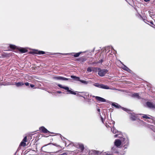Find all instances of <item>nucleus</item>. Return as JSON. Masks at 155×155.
Masks as SVG:
<instances>
[{
    "mask_svg": "<svg viewBox=\"0 0 155 155\" xmlns=\"http://www.w3.org/2000/svg\"><path fill=\"white\" fill-rule=\"evenodd\" d=\"M122 109L123 110H124V111H127V109L126 108L123 107Z\"/></svg>",
    "mask_w": 155,
    "mask_h": 155,
    "instance_id": "38",
    "label": "nucleus"
},
{
    "mask_svg": "<svg viewBox=\"0 0 155 155\" xmlns=\"http://www.w3.org/2000/svg\"><path fill=\"white\" fill-rule=\"evenodd\" d=\"M116 148V147H113L111 149L112 151L114 153H117V152L114 151V150Z\"/></svg>",
    "mask_w": 155,
    "mask_h": 155,
    "instance_id": "29",
    "label": "nucleus"
},
{
    "mask_svg": "<svg viewBox=\"0 0 155 155\" xmlns=\"http://www.w3.org/2000/svg\"><path fill=\"white\" fill-rule=\"evenodd\" d=\"M16 85L18 86H21L23 85H24V84L22 82H20L17 83L16 84Z\"/></svg>",
    "mask_w": 155,
    "mask_h": 155,
    "instance_id": "24",
    "label": "nucleus"
},
{
    "mask_svg": "<svg viewBox=\"0 0 155 155\" xmlns=\"http://www.w3.org/2000/svg\"><path fill=\"white\" fill-rule=\"evenodd\" d=\"M75 95H77L78 96L81 97H83V96L81 95L80 94H79L78 93H77V94H75Z\"/></svg>",
    "mask_w": 155,
    "mask_h": 155,
    "instance_id": "37",
    "label": "nucleus"
},
{
    "mask_svg": "<svg viewBox=\"0 0 155 155\" xmlns=\"http://www.w3.org/2000/svg\"><path fill=\"white\" fill-rule=\"evenodd\" d=\"M121 144V142L119 140H116L114 142V144L117 147L120 146Z\"/></svg>",
    "mask_w": 155,
    "mask_h": 155,
    "instance_id": "6",
    "label": "nucleus"
},
{
    "mask_svg": "<svg viewBox=\"0 0 155 155\" xmlns=\"http://www.w3.org/2000/svg\"><path fill=\"white\" fill-rule=\"evenodd\" d=\"M142 117L143 118H145L146 119H149L150 120H147V121H148L149 122H150V123H152L153 122L152 119L151 118L149 117H147V115L146 114L144 115Z\"/></svg>",
    "mask_w": 155,
    "mask_h": 155,
    "instance_id": "8",
    "label": "nucleus"
},
{
    "mask_svg": "<svg viewBox=\"0 0 155 155\" xmlns=\"http://www.w3.org/2000/svg\"><path fill=\"white\" fill-rule=\"evenodd\" d=\"M38 53L39 54H45V52L42 51H39L38 52Z\"/></svg>",
    "mask_w": 155,
    "mask_h": 155,
    "instance_id": "30",
    "label": "nucleus"
},
{
    "mask_svg": "<svg viewBox=\"0 0 155 155\" xmlns=\"http://www.w3.org/2000/svg\"><path fill=\"white\" fill-rule=\"evenodd\" d=\"M30 86L31 87H33L35 86V85L32 84H30Z\"/></svg>",
    "mask_w": 155,
    "mask_h": 155,
    "instance_id": "40",
    "label": "nucleus"
},
{
    "mask_svg": "<svg viewBox=\"0 0 155 155\" xmlns=\"http://www.w3.org/2000/svg\"><path fill=\"white\" fill-rule=\"evenodd\" d=\"M125 139L124 138L122 137L120 138V141H121V143L123 144L125 143Z\"/></svg>",
    "mask_w": 155,
    "mask_h": 155,
    "instance_id": "22",
    "label": "nucleus"
},
{
    "mask_svg": "<svg viewBox=\"0 0 155 155\" xmlns=\"http://www.w3.org/2000/svg\"><path fill=\"white\" fill-rule=\"evenodd\" d=\"M65 90H67V94H77V93H76L75 92H74L73 91H72L71 90H70L69 88L68 87L66 86V87L65 88Z\"/></svg>",
    "mask_w": 155,
    "mask_h": 155,
    "instance_id": "5",
    "label": "nucleus"
},
{
    "mask_svg": "<svg viewBox=\"0 0 155 155\" xmlns=\"http://www.w3.org/2000/svg\"><path fill=\"white\" fill-rule=\"evenodd\" d=\"M99 61L100 63L101 62V61Z\"/></svg>",
    "mask_w": 155,
    "mask_h": 155,
    "instance_id": "50",
    "label": "nucleus"
},
{
    "mask_svg": "<svg viewBox=\"0 0 155 155\" xmlns=\"http://www.w3.org/2000/svg\"><path fill=\"white\" fill-rule=\"evenodd\" d=\"M87 71L89 72H91L92 71L91 68V67H89L87 68Z\"/></svg>",
    "mask_w": 155,
    "mask_h": 155,
    "instance_id": "26",
    "label": "nucleus"
},
{
    "mask_svg": "<svg viewBox=\"0 0 155 155\" xmlns=\"http://www.w3.org/2000/svg\"><path fill=\"white\" fill-rule=\"evenodd\" d=\"M147 105L150 108H154L155 107L154 105L150 102H147Z\"/></svg>",
    "mask_w": 155,
    "mask_h": 155,
    "instance_id": "10",
    "label": "nucleus"
},
{
    "mask_svg": "<svg viewBox=\"0 0 155 155\" xmlns=\"http://www.w3.org/2000/svg\"><path fill=\"white\" fill-rule=\"evenodd\" d=\"M150 23H151V24H153V23L152 22H150Z\"/></svg>",
    "mask_w": 155,
    "mask_h": 155,
    "instance_id": "49",
    "label": "nucleus"
},
{
    "mask_svg": "<svg viewBox=\"0 0 155 155\" xmlns=\"http://www.w3.org/2000/svg\"><path fill=\"white\" fill-rule=\"evenodd\" d=\"M92 97H95L97 101L100 102H105L106 101V100L105 99L100 97L93 96Z\"/></svg>",
    "mask_w": 155,
    "mask_h": 155,
    "instance_id": "4",
    "label": "nucleus"
},
{
    "mask_svg": "<svg viewBox=\"0 0 155 155\" xmlns=\"http://www.w3.org/2000/svg\"><path fill=\"white\" fill-rule=\"evenodd\" d=\"M124 66L123 67V68L124 70L127 71H130V70L126 66H125L124 65Z\"/></svg>",
    "mask_w": 155,
    "mask_h": 155,
    "instance_id": "23",
    "label": "nucleus"
},
{
    "mask_svg": "<svg viewBox=\"0 0 155 155\" xmlns=\"http://www.w3.org/2000/svg\"><path fill=\"white\" fill-rule=\"evenodd\" d=\"M111 131L114 134H116L117 132V130L114 127H113L112 128H111Z\"/></svg>",
    "mask_w": 155,
    "mask_h": 155,
    "instance_id": "21",
    "label": "nucleus"
},
{
    "mask_svg": "<svg viewBox=\"0 0 155 155\" xmlns=\"http://www.w3.org/2000/svg\"><path fill=\"white\" fill-rule=\"evenodd\" d=\"M71 78L74 79H76V80L78 81L80 79V78L79 77H77L75 76L71 75Z\"/></svg>",
    "mask_w": 155,
    "mask_h": 155,
    "instance_id": "18",
    "label": "nucleus"
},
{
    "mask_svg": "<svg viewBox=\"0 0 155 155\" xmlns=\"http://www.w3.org/2000/svg\"><path fill=\"white\" fill-rule=\"evenodd\" d=\"M98 74L101 77H103L107 73L108 70L107 69H101L100 68H98Z\"/></svg>",
    "mask_w": 155,
    "mask_h": 155,
    "instance_id": "1",
    "label": "nucleus"
},
{
    "mask_svg": "<svg viewBox=\"0 0 155 155\" xmlns=\"http://www.w3.org/2000/svg\"><path fill=\"white\" fill-rule=\"evenodd\" d=\"M100 117L101 118V120L102 122V123H104V120H103V118L101 116V115L100 114Z\"/></svg>",
    "mask_w": 155,
    "mask_h": 155,
    "instance_id": "34",
    "label": "nucleus"
},
{
    "mask_svg": "<svg viewBox=\"0 0 155 155\" xmlns=\"http://www.w3.org/2000/svg\"><path fill=\"white\" fill-rule=\"evenodd\" d=\"M61 54L63 55H70V53H61Z\"/></svg>",
    "mask_w": 155,
    "mask_h": 155,
    "instance_id": "31",
    "label": "nucleus"
},
{
    "mask_svg": "<svg viewBox=\"0 0 155 155\" xmlns=\"http://www.w3.org/2000/svg\"><path fill=\"white\" fill-rule=\"evenodd\" d=\"M110 48H111V50H114V49H113V48L112 47H110Z\"/></svg>",
    "mask_w": 155,
    "mask_h": 155,
    "instance_id": "45",
    "label": "nucleus"
},
{
    "mask_svg": "<svg viewBox=\"0 0 155 155\" xmlns=\"http://www.w3.org/2000/svg\"><path fill=\"white\" fill-rule=\"evenodd\" d=\"M81 53V52H80L78 53H75V54L73 55V56L75 57H78L80 55Z\"/></svg>",
    "mask_w": 155,
    "mask_h": 155,
    "instance_id": "17",
    "label": "nucleus"
},
{
    "mask_svg": "<svg viewBox=\"0 0 155 155\" xmlns=\"http://www.w3.org/2000/svg\"><path fill=\"white\" fill-rule=\"evenodd\" d=\"M54 145L56 146L55 144H54Z\"/></svg>",
    "mask_w": 155,
    "mask_h": 155,
    "instance_id": "52",
    "label": "nucleus"
},
{
    "mask_svg": "<svg viewBox=\"0 0 155 155\" xmlns=\"http://www.w3.org/2000/svg\"><path fill=\"white\" fill-rule=\"evenodd\" d=\"M90 100H91V99H88V100H87V101H88V102H89V101H90Z\"/></svg>",
    "mask_w": 155,
    "mask_h": 155,
    "instance_id": "47",
    "label": "nucleus"
},
{
    "mask_svg": "<svg viewBox=\"0 0 155 155\" xmlns=\"http://www.w3.org/2000/svg\"><path fill=\"white\" fill-rule=\"evenodd\" d=\"M79 147L81 150H83L84 149V147L83 144H79Z\"/></svg>",
    "mask_w": 155,
    "mask_h": 155,
    "instance_id": "19",
    "label": "nucleus"
},
{
    "mask_svg": "<svg viewBox=\"0 0 155 155\" xmlns=\"http://www.w3.org/2000/svg\"><path fill=\"white\" fill-rule=\"evenodd\" d=\"M99 61L100 63L101 62V61Z\"/></svg>",
    "mask_w": 155,
    "mask_h": 155,
    "instance_id": "51",
    "label": "nucleus"
},
{
    "mask_svg": "<svg viewBox=\"0 0 155 155\" xmlns=\"http://www.w3.org/2000/svg\"><path fill=\"white\" fill-rule=\"evenodd\" d=\"M27 142V137H25L23 140L21 142V143L20 144L19 147H18V148L20 149L21 147L22 146L23 147H25L26 146V143L25 142Z\"/></svg>",
    "mask_w": 155,
    "mask_h": 155,
    "instance_id": "2",
    "label": "nucleus"
},
{
    "mask_svg": "<svg viewBox=\"0 0 155 155\" xmlns=\"http://www.w3.org/2000/svg\"><path fill=\"white\" fill-rule=\"evenodd\" d=\"M79 81H80L82 83L84 84H88L89 83L88 81H84V80H81L80 79H79Z\"/></svg>",
    "mask_w": 155,
    "mask_h": 155,
    "instance_id": "16",
    "label": "nucleus"
},
{
    "mask_svg": "<svg viewBox=\"0 0 155 155\" xmlns=\"http://www.w3.org/2000/svg\"><path fill=\"white\" fill-rule=\"evenodd\" d=\"M130 116V119L132 120H136L137 118L136 116H135L134 114H132Z\"/></svg>",
    "mask_w": 155,
    "mask_h": 155,
    "instance_id": "13",
    "label": "nucleus"
},
{
    "mask_svg": "<svg viewBox=\"0 0 155 155\" xmlns=\"http://www.w3.org/2000/svg\"><path fill=\"white\" fill-rule=\"evenodd\" d=\"M53 78L58 80L67 81L69 79L61 76L54 77Z\"/></svg>",
    "mask_w": 155,
    "mask_h": 155,
    "instance_id": "3",
    "label": "nucleus"
},
{
    "mask_svg": "<svg viewBox=\"0 0 155 155\" xmlns=\"http://www.w3.org/2000/svg\"><path fill=\"white\" fill-rule=\"evenodd\" d=\"M9 83L8 82L7 83L5 84V85H9Z\"/></svg>",
    "mask_w": 155,
    "mask_h": 155,
    "instance_id": "41",
    "label": "nucleus"
},
{
    "mask_svg": "<svg viewBox=\"0 0 155 155\" xmlns=\"http://www.w3.org/2000/svg\"><path fill=\"white\" fill-rule=\"evenodd\" d=\"M58 86L60 88H62L65 89V88L66 87L63 86L61 84H58Z\"/></svg>",
    "mask_w": 155,
    "mask_h": 155,
    "instance_id": "28",
    "label": "nucleus"
},
{
    "mask_svg": "<svg viewBox=\"0 0 155 155\" xmlns=\"http://www.w3.org/2000/svg\"><path fill=\"white\" fill-rule=\"evenodd\" d=\"M118 134H116L115 135H114V137H117V136H118Z\"/></svg>",
    "mask_w": 155,
    "mask_h": 155,
    "instance_id": "42",
    "label": "nucleus"
},
{
    "mask_svg": "<svg viewBox=\"0 0 155 155\" xmlns=\"http://www.w3.org/2000/svg\"><path fill=\"white\" fill-rule=\"evenodd\" d=\"M107 152H104L101 154V155H106Z\"/></svg>",
    "mask_w": 155,
    "mask_h": 155,
    "instance_id": "39",
    "label": "nucleus"
},
{
    "mask_svg": "<svg viewBox=\"0 0 155 155\" xmlns=\"http://www.w3.org/2000/svg\"><path fill=\"white\" fill-rule=\"evenodd\" d=\"M150 0H144V1L145 2H147L149 1Z\"/></svg>",
    "mask_w": 155,
    "mask_h": 155,
    "instance_id": "43",
    "label": "nucleus"
},
{
    "mask_svg": "<svg viewBox=\"0 0 155 155\" xmlns=\"http://www.w3.org/2000/svg\"><path fill=\"white\" fill-rule=\"evenodd\" d=\"M40 130L42 131L44 133H46L49 132V131L47 130L44 127H40L39 128Z\"/></svg>",
    "mask_w": 155,
    "mask_h": 155,
    "instance_id": "9",
    "label": "nucleus"
},
{
    "mask_svg": "<svg viewBox=\"0 0 155 155\" xmlns=\"http://www.w3.org/2000/svg\"><path fill=\"white\" fill-rule=\"evenodd\" d=\"M94 85L95 87H98L99 88H100L101 87V84L98 83H96L94 84Z\"/></svg>",
    "mask_w": 155,
    "mask_h": 155,
    "instance_id": "25",
    "label": "nucleus"
},
{
    "mask_svg": "<svg viewBox=\"0 0 155 155\" xmlns=\"http://www.w3.org/2000/svg\"><path fill=\"white\" fill-rule=\"evenodd\" d=\"M112 105L114 106L115 107H116L117 108H119L120 107H121V106L119 105L118 104H115L114 103H113L112 104Z\"/></svg>",
    "mask_w": 155,
    "mask_h": 155,
    "instance_id": "20",
    "label": "nucleus"
},
{
    "mask_svg": "<svg viewBox=\"0 0 155 155\" xmlns=\"http://www.w3.org/2000/svg\"><path fill=\"white\" fill-rule=\"evenodd\" d=\"M25 84L26 86H28L29 85V83L28 82H26L25 83Z\"/></svg>",
    "mask_w": 155,
    "mask_h": 155,
    "instance_id": "36",
    "label": "nucleus"
},
{
    "mask_svg": "<svg viewBox=\"0 0 155 155\" xmlns=\"http://www.w3.org/2000/svg\"><path fill=\"white\" fill-rule=\"evenodd\" d=\"M17 49V47L15 45L10 44V51H12L14 50H16Z\"/></svg>",
    "mask_w": 155,
    "mask_h": 155,
    "instance_id": "12",
    "label": "nucleus"
},
{
    "mask_svg": "<svg viewBox=\"0 0 155 155\" xmlns=\"http://www.w3.org/2000/svg\"><path fill=\"white\" fill-rule=\"evenodd\" d=\"M58 86L60 88H62L65 89V88L66 87L63 86L61 84H58Z\"/></svg>",
    "mask_w": 155,
    "mask_h": 155,
    "instance_id": "27",
    "label": "nucleus"
},
{
    "mask_svg": "<svg viewBox=\"0 0 155 155\" xmlns=\"http://www.w3.org/2000/svg\"><path fill=\"white\" fill-rule=\"evenodd\" d=\"M81 61H85L86 60V59L85 58H81Z\"/></svg>",
    "mask_w": 155,
    "mask_h": 155,
    "instance_id": "32",
    "label": "nucleus"
},
{
    "mask_svg": "<svg viewBox=\"0 0 155 155\" xmlns=\"http://www.w3.org/2000/svg\"><path fill=\"white\" fill-rule=\"evenodd\" d=\"M58 93H61V91H58Z\"/></svg>",
    "mask_w": 155,
    "mask_h": 155,
    "instance_id": "48",
    "label": "nucleus"
},
{
    "mask_svg": "<svg viewBox=\"0 0 155 155\" xmlns=\"http://www.w3.org/2000/svg\"><path fill=\"white\" fill-rule=\"evenodd\" d=\"M106 155H113V154L109 152H107Z\"/></svg>",
    "mask_w": 155,
    "mask_h": 155,
    "instance_id": "35",
    "label": "nucleus"
},
{
    "mask_svg": "<svg viewBox=\"0 0 155 155\" xmlns=\"http://www.w3.org/2000/svg\"><path fill=\"white\" fill-rule=\"evenodd\" d=\"M19 50V51L22 53H25L27 51V50L23 48H20Z\"/></svg>",
    "mask_w": 155,
    "mask_h": 155,
    "instance_id": "15",
    "label": "nucleus"
},
{
    "mask_svg": "<svg viewBox=\"0 0 155 155\" xmlns=\"http://www.w3.org/2000/svg\"><path fill=\"white\" fill-rule=\"evenodd\" d=\"M133 97L137 98L138 99H140V97L139 96V94L137 93H134L132 95Z\"/></svg>",
    "mask_w": 155,
    "mask_h": 155,
    "instance_id": "14",
    "label": "nucleus"
},
{
    "mask_svg": "<svg viewBox=\"0 0 155 155\" xmlns=\"http://www.w3.org/2000/svg\"><path fill=\"white\" fill-rule=\"evenodd\" d=\"M100 88L105 89H110L109 87L107 85H105L103 84H101Z\"/></svg>",
    "mask_w": 155,
    "mask_h": 155,
    "instance_id": "11",
    "label": "nucleus"
},
{
    "mask_svg": "<svg viewBox=\"0 0 155 155\" xmlns=\"http://www.w3.org/2000/svg\"><path fill=\"white\" fill-rule=\"evenodd\" d=\"M97 110L99 112H100V109L99 108H98L97 109Z\"/></svg>",
    "mask_w": 155,
    "mask_h": 155,
    "instance_id": "44",
    "label": "nucleus"
},
{
    "mask_svg": "<svg viewBox=\"0 0 155 155\" xmlns=\"http://www.w3.org/2000/svg\"><path fill=\"white\" fill-rule=\"evenodd\" d=\"M148 12H149V13L150 15V17H152V16H153V14H152V12H150V11H148Z\"/></svg>",
    "mask_w": 155,
    "mask_h": 155,
    "instance_id": "33",
    "label": "nucleus"
},
{
    "mask_svg": "<svg viewBox=\"0 0 155 155\" xmlns=\"http://www.w3.org/2000/svg\"><path fill=\"white\" fill-rule=\"evenodd\" d=\"M61 155H67L66 153H63V154H62Z\"/></svg>",
    "mask_w": 155,
    "mask_h": 155,
    "instance_id": "46",
    "label": "nucleus"
},
{
    "mask_svg": "<svg viewBox=\"0 0 155 155\" xmlns=\"http://www.w3.org/2000/svg\"><path fill=\"white\" fill-rule=\"evenodd\" d=\"M80 93H83L84 96L83 97L84 99H88L89 97V94L87 92H79Z\"/></svg>",
    "mask_w": 155,
    "mask_h": 155,
    "instance_id": "7",
    "label": "nucleus"
}]
</instances>
